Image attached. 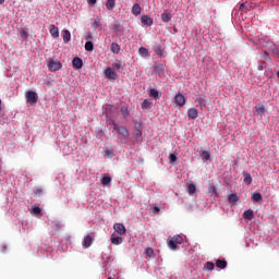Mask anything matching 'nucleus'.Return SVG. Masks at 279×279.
Returning a JSON list of instances; mask_svg holds the SVG:
<instances>
[{
	"label": "nucleus",
	"mask_w": 279,
	"mask_h": 279,
	"mask_svg": "<svg viewBox=\"0 0 279 279\" xmlns=\"http://www.w3.org/2000/svg\"><path fill=\"white\" fill-rule=\"evenodd\" d=\"M174 102L177 104V106H180L182 108V106L186 104V97H184V95L182 94H177L174 97Z\"/></svg>",
	"instance_id": "nucleus-6"
},
{
	"label": "nucleus",
	"mask_w": 279,
	"mask_h": 279,
	"mask_svg": "<svg viewBox=\"0 0 279 279\" xmlns=\"http://www.w3.org/2000/svg\"><path fill=\"white\" fill-rule=\"evenodd\" d=\"M255 110H256L257 114H260V116L265 114V105H257L255 107Z\"/></svg>",
	"instance_id": "nucleus-29"
},
{
	"label": "nucleus",
	"mask_w": 279,
	"mask_h": 279,
	"mask_svg": "<svg viewBox=\"0 0 279 279\" xmlns=\"http://www.w3.org/2000/svg\"><path fill=\"white\" fill-rule=\"evenodd\" d=\"M271 51H272L274 56H279L278 47L274 46Z\"/></svg>",
	"instance_id": "nucleus-46"
},
{
	"label": "nucleus",
	"mask_w": 279,
	"mask_h": 279,
	"mask_svg": "<svg viewBox=\"0 0 279 279\" xmlns=\"http://www.w3.org/2000/svg\"><path fill=\"white\" fill-rule=\"evenodd\" d=\"M5 3V0H0V5H3Z\"/></svg>",
	"instance_id": "nucleus-52"
},
{
	"label": "nucleus",
	"mask_w": 279,
	"mask_h": 279,
	"mask_svg": "<svg viewBox=\"0 0 279 279\" xmlns=\"http://www.w3.org/2000/svg\"><path fill=\"white\" fill-rule=\"evenodd\" d=\"M88 5H95L97 0H87Z\"/></svg>",
	"instance_id": "nucleus-50"
},
{
	"label": "nucleus",
	"mask_w": 279,
	"mask_h": 279,
	"mask_svg": "<svg viewBox=\"0 0 279 279\" xmlns=\"http://www.w3.org/2000/svg\"><path fill=\"white\" fill-rule=\"evenodd\" d=\"M170 165H173V162H177L178 156L175 154L169 155Z\"/></svg>",
	"instance_id": "nucleus-41"
},
{
	"label": "nucleus",
	"mask_w": 279,
	"mask_h": 279,
	"mask_svg": "<svg viewBox=\"0 0 279 279\" xmlns=\"http://www.w3.org/2000/svg\"><path fill=\"white\" fill-rule=\"evenodd\" d=\"M243 219H246L247 221H252L254 219V210L247 209L243 213Z\"/></svg>",
	"instance_id": "nucleus-14"
},
{
	"label": "nucleus",
	"mask_w": 279,
	"mask_h": 279,
	"mask_svg": "<svg viewBox=\"0 0 279 279\" xmlns=\"http://www.w3.org/2000/svg\"><path fill=\"white\" fill-rule=\"evenodd\" d=\"M196 191H197V187L195 186V184H193V183L187 184V193H189V195L195 194Z\"/></svg>",
	"instance_id": "nucleus-26"
},
{
	"label": "nucleus",
	"mask_w": 279,
	"mask_h": 279,
	"mask_svg": "<svg viewBox=\"0 0 279 279\" xmlns=\"http://www.w3.org/2000/svg\"><path fill=\"white\" fill-rule=\"evenodd\" d=\"M72 66L73 69H76V71H80V69L84 66V61L82 60V58L76 57L72 60Z\"/></svg>",
	"instance_id": "nucleus-5"
},
{
	"label": "nucleus",
	"mask_w": 279,
	"mask_h": 279,
	"mask_svg": "<svg viewBox=\"0 0 279 279\" xmlns=\"http://www.w3.org/2000/svg\"><path fill=\"white\" fill-rule=\"evenodd\" d=\"M117 5V0H107L106 8L107 10H114Z\"/></svg>",
	"instance_id": "nucleus-22"
},
{
	"label": "nucleus",
	"mask_w": 279,
	"mask_h": 279,
	"mask_svg": "<svg viewBox=\"0 0 279 279\" xmlns=\"http://www.w3.org/2000/svg\"><path fill=\"white\" fill-rule=\"evenodd\" d=\"M216 267H218V269H226V267H228V262H226V259H217Z\"/></svg>",
	"instance_id": "nucleus-20"
},
{
	"label": "nucleus",
	"mask_w": 279,
	"mask_h": 279,
	"mask_svg": "<svg viewBox=\"0 0 279 279\" xmlns=\"http://www.w3.org/2000/svg\"><path fill=\"white\" fill-rule=\"evenodd\" d=\"M153 213L154 215H158V213H160V207L158 206L153 207Z\"/></svg>",
	"instance_id": "nucleus-49"
},
{
	"label": "nucleus",
	"mask_w": 279,
	"mask_h": 279,
	"mask_svg": "<svg viewBox=\"0 0 279 279\" xmlns=\"http://www.w3.org/2000/svg\"><path fill=\"white\" fill-rule=\"evenodd\" d=\"M63 43H71V32L70 31H63Z\"/></svg>",
	"instance_id": "nucleus-25"
},
{
	"label": "nucleus",
	"mask_w": 279,
	"mask_h": 279,
	"mask_svg": "<svg viewBox=\"0 0 279 279\" xmlns=\"http://www.w3.org/2000/svg\"><path fill=\"white\" fill-rule=\"evenodd\" d=\"M151 107V102H149V100L145 99L143 102H142V109L143 110H148V108Z\"/></svg>",
	"instance_id": "nucleus-35"
},
{
	"label": "nucleus",
	"mask_w": 279,
	"mask_h": 279,
	"mask_svg": "<svg viewBox=\"0 0 279 279\" xmlns=\"http://www.w3.org/2000/svg\"><path fill=\"white\" fill-rule=\"evenodd\" d=\"M146 256H149V258H151L154 256V248L151 247L146 248Z\"/></svg>",
	"instance_id": "nucleus-43"
},
{
	"label": "nucleus",
	"mask_w": 279,
	"mask_h": 279,
	"mask_svg": "<svg viewBox=\"0 0 279 279\" xmlns=\"http://www.w3.org/2000/svg\"><path fill=\"white\" fill-rule=\"evenodd\" d=\"M202 156L204 160H210V153L208 150H203Z\"/></svg>",
	"instance_id": "nucleus-40"
},
{
	"label": "nucleus",
	"mask_w": 279,
	"mask_h": 279,
	"mask_svg": "<svg viewBox=\"0 0 279 279\" xmlns=\"http://www.w3.org/2000/svg\"><path fill=\"white\" fill-rule=\"evenodd\" d=\"M26 102L31 106H34V104H38V94L34 90H28L25 95Z\"/></svg>",
	"instance_id": "nucleus-3"
},
{
	"label": "nucleus",
	"mask_w": 279,
	"mask_h": 279,
	"mask_svg": "<svg viewBox=\"0 0 279 279\" xmlns=\"http://www.w3.org/2000/svg\"><path fill=\"white\" fill-rule=\"evenodd\" d=\"M148 93H149V97H153V99H160V97H162V94L158 92V89L156 88L148 89Z\"/></svg>",
	"instance_id": "nucleus-10"
},
{
	"label": "nucleus",
	"mask_w": 279,
	"mask_h": 279,
	"mask_svg": "<svg viewBox=\"0 0 279 279\" xmlns=\"http://www.w3.org/2000/svg\"><path fill=\"white\" fill-rule=\"evenodd\" d=\"M121 114L124 117V119H128V117H130V110L126 106L121 107Z\"/></svg>",
	"instance_id": "nucleus-30"
},
{
	"label": "nucleus",
	"mask_w": 279,
	"mask_h": 279,
	"mask_svg": "<svg viewBox=\"0 0 279 279\" xmlns=\"http://www.w3.org/2000/svg\"><path fill=\"white\" fill-rule=\"evenodd\" d=\"M113 69H117V71H122L123 69V64L121 63V61L117 60L113 64H112Z\"/></svg>",
	"instance_id": "nucleus-33"
},
{
	"label": "nucleus",
	"mask_w": 279,
	"mask_h": 279,
	"mask_svg": "<svg viewBox=\"0 0 279 279\" xmlns=\"http://www.w3.org/2000/svg\"><path fill=\"white\" fill-rule=\"evenodd\" d=\"M95 25H99V20H95Z\"/></svg>",
	"instance_id": "nucleus-53"
},
{
	"label": "nucleus",
	"mask_w": 279,
	"mask_h": 279,
	"mask_svg": "<svg viewBox=\"0 0 279 279\" xmlns=\"http://www.w3.org/2000/svg\"><path fill=\"white\" fill-rule=\"evenodd\" d=\"M113 29L114 32H123V26L121 24H114Z\"/></svg>",
	"instance_id": "nucleus-44"
},
{
	"label": "nucleus",
	"mask_w": 279,
	"mask_h": 279,
	"mask_svg": "<svg viewBox=\"0 0 279 279\" xmlns=\"http://www.w3.org/2000/svg\"><path fill=\"white\" fill-rule=\"evenodd\" d=\"M265 68L263 65H258V71H263Z\"/></svg>",
	"instance_id": "nucleus-51"
},
{
	"label": "nucleus",
	"mask_w": 279,
	"mask_h": 279,
	"mask_svg": "<svg viewBox=\"0 0 279 279\" xmlns=\"http://www.w3.org/2000/svg\"><path fill=\"white\" fill-rule=\"evenodd\" d=\"M0 110H1V99H0Z\"/></svg>",
	"instance_id": "nucleus-55"
},
{
	"label": "nucleus",
	"mask_w": 279,
	"mask_h": 279,
	"mask_svg": "<svg viewBox=\"0 0 279 279\" xmlns=\"http://www.w3.org/2000/svg\"><path fill=\"white\" fill-rule=\"evenodd\" d=\"M252 202H263V195L258 192L251 196Z\"/></svg>",
	"instance_id": "nucleus-24"
},
{
	"label": "nucleus",
	"mask_w": 279,
	"mask_h": 279,
	"mask_svg": "<svg viewBox=\"0 0 279 279\" xmlns=\"http://www.w3.org/2000/svg\"><path fill=\"white\" fill-rule=\"evenodd\" d=\"M107 156H110L111 151L110 150H106Z\"/></svg>",
	"instance_id": "nucleus-54"
},
{
	"label": "nucleus",
	"mask_w": 279,
	"mask_h": 279,
	"mask_svg": "<svg viewBox=\"0 0 279 279\" xmlns=\"http://www.w3.org/2000/svg\"><path fill=\"white\" fill-rule=\"evenodd\" d=\"M112 125L113 130L118 132V138H120V141H128V138H130V131H128L125 126H121L116 122H112Z\"/></svg>",
	"instance_id": "nucleus-1"
},
{
	"label": "nucleus",
	"mask_w": 279,
	"mask_h": 279,
	"mask_svg": "<svg viewBox=\"0 0 279 279\" xmlns=\"http://www.w3.org/2000/svg\"><path fill=\"white\" fill-rule=\"evenodd\" d=\"M29 37V33H27V29L23 28L21 31V38H23V40L27 39Z\"/></svg>",
	"instance_id": "nucleus-38"
},
{
	"label": "nucleus",
	"mask_w": 279,
	"mask_h": 279,
	"mask_svg": "<svg viewBox=\"0 0 279 279\" xmlns=\"http://www.w3.org/2000/svg\"><path fill=\"white\" fill-rule=\"evenodd\" d=\"M134 136L136 141H143V132L141 130H135Z\"/></svg>",
	"instance_id": "nucleus-31"
},
{
	"label": "nucleus",
	"mask_w": 279,
	"mask_h": 279,
	"mask_svg": "<svg viewBox=\"0 0 279 279\" xmlns=\"http://www.w3.org/2000/svg\"><path fill=\"white\" fill-rule=\"evenodd\" d=\"M48 69L52 73H56V71H60V69H62V62L59 60L48 59Z\"/></svg>",
	"instance_id": "nucleus-2"
},
{
	"label": "nucleus",
	"mask_w": 279,
	"mask_h": 279,
	"mask_svg": "<svg viewBox=\"0 0 279 279\" xmlns=\"http://www.w3.org/2000/svg\"><path fill=\"white\" fill-rule=\"evenodd\" d=\"M110 51L112 53L119 54V53H121V46H119V44H117V43H112L110 46Z\"/></svg>",
	"instance_id": "nucleus-17"
},
{
	"label": "nucleus",
	"mask_w": 279,
	"mask_h": 279,
	"mask_svg": "<svg viewBox=\"0 0 279 279\" xmlns=\"http://www.w3.org/2000/svg\"><path fill=\"white\" fill-rule=\"evenodd\" d=\"M229 204H236L239 202V196L236 194H230L228 197Z\"/></svg>",
	"instance_id": "nucleus-27"
},
{
	"label": "nucleus",
	"mask_w": 279,
	"mask_h": 279,
	"mask_svg": "<svg viewBox=\"0 0 279 279\" xmlns=\"http://www.w3.org/2000/svg\"><path fill=\"white\" fill-rule=\"evenodd\" d=\"M154 51L157 56H162V47L160 45L155 46Z\"/></svg>",
	"instance_id": "nucleus-36"
},
{
	"label": "nucleus",
	"mask_w": 279,
	"mask_h": 279,
	"mask_svg": "<svg viewBox=\"0 0 279 279\" xmlns=\"http://www.w3.org/2000/svg\"><path fill=\"white\" fill-rule=\"evenodd\" d=\"M262 58H263L264 60H269V52L264 51V53L262 54Z\"/></svg>",
	"instance_id": "nucleus-48"
},
{
	"label": "nucleus",
	"mask_w": 279,
	"mask_h": 279,
	"mask_svg": "<svg viewBox=\"0 0 279 279\" xmlns=\"http://www.w3.org/2000/svg\"><path fill=\"white\" fill-rule=\"evenodd\" d=\"M141 23L143 25H147V27H151V25H154V19H151L149 15H142Z\"/></svg>",
	"instance_id": "nucleus-8"
},
{
	"label": "nucleus",
	"mask_w": 279,
	"mask_h": 279,
	"mask_svg": "<svg viewBox=\"0 0 279 279\" xmlns=\"http://www.w3.org/2000/svg\"><path fill=\"white\" fill-rule=\"evenodd\" d=\"M90 245H93V236L87 235L84 238L83 247H85V250H88V247H90Z\"/></svg>",
	"instance_id": "nucleus-15"
},
{
	"label": "nucleus",
	"mask_w": 279,
	"mask_h": 279,
	"mask_svg": "<svg viewBox=\"0 0 279 279\" xmlns=\"http://www.w3.org/2000/svg\"><path fill=\"white\" fill-rule=\"evenodd\" d=\"M111 183H112V178H110V175L108 174H104L101 180L102 186H110Z\"/></svg>",
	"instance_id": "nucleus-16"
},
{
	"label": "nucleus",
	"mask_w": 279,
	"mask_h": 279,
	"mask_svg": "<svg viewBox=\"0 0 279 279\" xmlns=\"http://www.w3.org/2000/svg\"><path fill=\"white\" fill-rule=\"evenodd\" d=\"M95 47L93 45V41H86L85 44V51H94Z\"/></svg>",
	"instance_id": "nucleus-32"
},
{
	"label": "nucleus",
	"mask_w": 279,
	"mask_h": 279,
	"mask_svg": "<svg viewBox=\"0 0 279 279\" xmlns=\"http://www.w3.org/2000/svg\"><path fill=\"white\" fill-rule=\"evenodd\" d=\"M113 229L121 236H123V234H125V232H126L125 226L123 223H119V222L114 223Z\"/></svg>",
	"instance_id": "nucleus-7"
},
{
	"label": "nucleus",
	"mask_w": 279,
	"mask_h": 279,
	"mask_svg": "<svg viewBox=\"0 0 279 279\" xmlns=\"http://www.w3.org/2000/svg\"><path fill=\"white\" fill-rule=\"evenodd\" d=\"M240 11L241 12H250V5H247L245 3H241L240 4Z\"/></svg>",
	"instance_id": "nucleus-37"
},
{
	"label": "nucleus",
	"mask_w": 279,
	"mask_h": 279,
	"mask_svg": "<svg viewBox=\"0 0 279 279\" xmlns=\"http://www.w3.org/2000/svg\"><path fill=\"white\" fill-rule=\"evenodd\" d=\"M105 76L108 80H118L119 74H117V72H114V70H112L111 68H107L105 71Z\"/></svg>",
	"instance_id": "nucleus-4"
},
{
	"label": "nucleus",
	"mask_w": 279,
	"mask_h": 279,
	"mask_svg": "<svg viewBox=\"0 0 279 279\" xmlns=\"http://www.w3.org/2000/svg\"><path fill=\"white\" fill-rule=\"evenodd\" d=\"M50 34L52 38H60V29L53 24L50 26Z\"/></svg>",
	"instance_id": "nucleus-13"
},
{
	"label": "nucleus",
	"mask_w": 279,
	"mask_h": 279,
	"mask_svg": "<svg viewBox=\"0 0 279 279\" xmlns=\"http://www.w3.org/2000/svg\"><path fill=\"white\" fill-rule=\"evenodd\" d=\"M141 12H143V8H141V4H138V3L133 4L132 14L134 16H138V15H141Z\"/></svg>",
	"instance_id": "nucleus-12"
},
{
	"label": "nucleus",
	"mask_w": 279,
	"mask_h": 279,
	"mask_svg": "<svg viewBox=\"0 0 279 279\" xmlns=\"http://www.w3.org/2000/svg\"><path fill=\"white\" fill-rule=\"evenodd\" d=\"M171 19H172L171 13L163 12L161 14V20L163 23H170Z\"/></svg>",
	"instance_id": "nucleus-23"
},
{
	"label": "nucleus",
	"mask_w": 279,
	"mask_h": 279,
	"mask_svg": "<svg viewBox=\"0 0 279 279\" xmlns=\"http://www.w3.org/2000/svg\"><path fill=\"white\" fill-rule=\"evenodd\" d=\"M111 243L112 245H121L123 243L122 236H114V234L111 235Z\"/></svg>",
	"instance_id": "nucleus-19"
},
{
	"label": "nucleus",
	"mask_w": 279,
	"mask_h": 279,
	"mask_svg": "<svg viewBox=\"0 0 279 279\" xmlns=\"http://www.w3.org/2000/svg\"><path fill=\"white\" fill-rule=\"evenodd\" d=\"M34 193L35 195H38V196L43 195V187H35Z\"/></svg>",
	"instance_id": "nucleus-45"
},
{
	"label": "nucleus",
	"mask_w": 279,
	"mask_h": 279,
	"mask_svg": "<svg viewBox=\"0 0 279 279\" xmlns=\"http://www.w3.org/2000/svg\"><path fill=\"white\" fill-rule=\"evenodd\" d=\"M242 175L244 178L243 182L244 184H246L247 186H250V184H252L253 180H252V174H250V172L247 171H243Z\"/></svg>",
	"instance_id": "nucleus-11"
},
{
	"label": "nucleus",
	"mask_w": 279,
	"mask_h": 279,
	"mask_svg": "<svg viewBox=\"0 0 279 279\" xmlns=\"http://www.w3.org/2000/svg\"><path fill=\"white\" fill-rule=\"evenodd\" d=\"M174 243L178 245H182V243L184 242V239L182 238V235L177 234L174 236H172Z\"/></svg>",
	"instance_id": "nucleus-28"
},
{
	"label": "nucleus",
	"mask_w": 279,
	"mask_h": 279,
	"mask_svg": "<svg viewBox=\"0 0 279 279\" xmlns=\"http://www.w3.org/2000/svg\"><path fill=\"white\" fill-rule=\"evenodd\" d=\"M204 267L207 269V271H213V269H215V263L207 262Z\"/></svg>",
	"instance_id": "nucleus-34"
},
{
	"label": "nucleus",
	"mask_w": 279,
	"mask_h": 279,
	"mask_svg": "<svg viewBox=\"0 0 279 279\" xmlns=\"http://www.w3.org/2000/svg\"><path fill=\"white\" fill-rule=\"evenodd\" d=\"M209 191H211V193H213L215 196H217V187H215V185H211V186L209 187Z\"/></svg>",
	"instance_id": "nucleus-47"
},
{
	"label": "nucleus",
	"mask_w": 279,
	"mask_h": 279,
	"mask_svg": "<svg viewBox=\"0 0 279 279\" xmlns=\"http://www.w3.org/2000/svg\"><path fill=\"white\" fill-rule=\"evenodd\" d=\"M196 101L197 104H199L201 108H204V106H206V99L204 98H197Z\"/></svg>",
	"instance_id": "nucleus-42"
},
{
	"label": "nucleus",
	"mask_w": 279,
	"mask_h": 279,
	"mask_svg": "<svg viewBox=\"0 0 279 279\" xmlns=\"http://www.w3.org/2000/svg\"><path fill=\"white\" fill-rule=\"evenodd\" d=\"M187 117H189V119H192L193 121H195V119H197V117H199V113L196 108H190L187 110Z\"/></svg>",
	"instance_id": "nucleus-9"
},
{
	"label": "nucleus",
	"mask_w": 279,
	"mask_h": 279,
	"mask_svg": "<svg viewBox=\"0 0 279 279\" xmlns=\"http://www.w3.org/2000/svg\"><path fill=\"white\" fill-rule=\"evenodd\" d=\"M167 245L173 252H175V250H178V245L175 244V241L173 240V238H168Z\"/></svg>",
	"instance_id": "nucleus-18"
},
{
	"label": "nucleus",
	"mask_w": 279,
	"mask_h": 279,
	"mask_svg": "<svg viewBox=\"0 0 279 279\" xmlns=\"http://www.w3.org/2000/svg\"><path fill=\"white\" fill-rule=\"evenodd\" d=\"M32 213L33 215H40V213H43V209H40L38 206H33Z\"/></svg>",
	"instance_id": "nucleus-39"
},
{
	"label": "nucleus",
	"mask_w": 279,
	"mask_h": 279,
	"mask_svg": "<svg viewBox=\"0 0 279 279\" xmlns=\"http://www.w3.org/2000/svg\"><path fill=\"white\" fill-rule=\"evenodd\" d=\"M138 53L142 56V58H149V50L145 47H141L138 49Z\"/></svg>",
	"instance_id": "nucleus-21"
}]
</instances>
